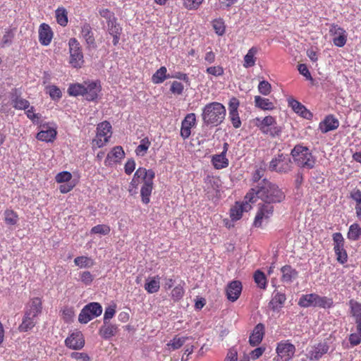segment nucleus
Returning <instances> with one entry per match:
<instances>
[{"label":"nucleus","mask_w":361,"mask_h":361,"mask_svg":"<svg viewBox=\"0 0 361 361\" xmlns=\"http://www.w3.org/2000/svg\"><path fill=\"white\" fill-rule=\"evenodd\" d=\"M256 126L266 135L270 136L279 137L281 134L282 129L277 125L275 118L271 116H267L264 118H256Z\"/></svg>","instance_id":"39448f33"},{"label":"nucleus","mask_w":361,"mask_h":361,"mask_svg":"<svg viewBox=\"0 0 361 361\" xmlns=\"http://www.w3.org/2000/svg\"><path fill=\"white\" fill-rule=\"evenodd\" d=\"M53 32L50 26L46 23L40 25L39 28V41L41 44L48 46L52 39Z\"/></svg>","instance_id":"5701e85b"},{"label":"nucleus","mask_w":361,"mask_h":361,"mask_svg":"<svg viewBox=\"0 0 361 361\" xmlns=\"http://www.w3.org/2000/svg\"><path fill=\"white\" fill-rule=\"evenodd\" d=\"M204 191L209 200H214L219 196L221 187V180L219 178L207 177L205 179Z\"/></svg>","instance_id":"2eb2a0df"},{"label":"nucleus","mask_w":361,"mask_h":361,"mask_svg":"<svg viewBox=\"0 0 361 361\" xmlns=\"http://www.w3.org/2000/svg\"><path fill=\"white\" fill-rule=\"evenodd\" d=\"M361 235V227L358 224L354 223L349 227L347 237L349 240L355 241L357 240Z\"/></svg>","instance_id":"a19ab883"},{"label":"nucleus","mask_w":361,"mask_h":361,"mask_svg":"<svg viewBox=\"0 0 361 361\" xmlns=\"http://www.w3.org/2000/svg\"><path fill=\"white\" fill-rule=\"evenodd\" d=\"M348 305L350 314L354 318L355 322L361 321V303L352 299L349 301Z\"/></svg>","instance_id":"f704fd0d"},{"label":"nucleus","mask_w":361,"mask_h":361,"mask_svg":"<svg viewBox=\"0 0 361 361\" xmlns=\"http://www.w3.org/2000/svg\"><path fill=\"white\" fill-rule=\"evenodd\" d=\"M11 103L13 107L18 110H27L30 106L28 100L23 99L16 94H12Z\"/></svg>","instance_id":"473e14b6"},{"label":"nucleus","mask_w":361,"mask_h":361,"mask_svg":"<svg viewBox=\"0 0 361 361\" xmlns=\"http://www.w3.org/2000/svg\"><path fill=\"white\" fill-rule=\"evenodd\" d=\"M242 291V284L239 281H231L226 288L227 298L231 301L237 300Z\"/></svg>","instance_id":"4be33fe9"},{"label":"nucleus","mask_w":361,"mask_h":361,"mask_svg":"<svg viewBox=\"0 0 361 361\" xmlns=\"http://www.w3.org/2000/svg\"><path fill=\"white\" fill-rule=\"evenodd\" d=\"M150 145L151 142L147 137L142 139L140 144L135 149V152L136 155L139 157H144L146 154Z\"/></svg>","instance_id":"37998d69"},{"label":"nucleus","mask_w":361,"mask_h":361,"mask_svg":"<svg viewBox=\"0 0 361 361\" xmlns=\"http://www.w3.org/2000/svg\"><path fill=\"white\" fill-rule=\"evenodd\" d=\"M247 200H245V202H236L230 209V217L232 221L239 220L243 215L244 212L249 211L252 207L250 204Z\"/></svg>","instance_id":"aec40b11"},{"label":"nucleus","mask_w":361,"mask_h":361,"mask_svg":"<svg viewBox=\"0 0 361 361\" xmlns=\"http://www.w3.org/2000/svg\"><path fill=\"white\" fill-rule=\"evenodd\" d=\"M111 136V125L109 121L99 123L97 126L96 137L92 140L93 145L97 147H104Z\"/></svg>","instance_id":"0eeeda50"},{"label":"nucleus","mask_w":361,"mask_h":361,"mask_svg":"<svg viewBox=\"0 0 361 361\" xmlns=\"http://www.w3.org/2000/svg\"><path fill=\"white\" fill-rule=\"evenodd\" d=\"M282 273L281 279L284 283H291L298 277V272L289 265L283 266L281 269Z\"/></svg>","instance_id":"c756f323"},{"label":"nucleus","mask_w":361,"mask_h":361,"mask_svg":"<svg viewBox=\"0 0 361 361\" xmlns=\"http://www.w3.org/2000/svg\"><path fill=\"white\" fill-rule=\"evenodd\" d=\"M81 36L85 41L88 49H94L97 45L92 27L88 23H85L81 27Z\"/></svg>","instance_id":"b1692460"},{"label":"nucleus","mask_w":361,"mask_h":361,"mask_svg":"<svg viewBox=\"0 0 361 361\" xmlns=\"http://www.w3.org/2000/svg\"><path fill=\"white\" fill-rule=\"evenodd\" d=\"M316 293L302 294L299 298L298 305L304 308L316 307Z\"/></svg>","instance_id":"7c9ffc66"},{"label":"nucleus","mask_w":361,"mask_h":361,"mask_svg":"<svg viewBox=\"0 0 361 361\" xmlns=\"http://www.w3.org/2000/svg\"><path fill=\"white\" fill-rule=\"evenodd\" d=\"M207 73L214 76H221L224 75V70L223 67L220 66H210L206 69Z\"/></svg>","instance_id":"e2e57ef3"},{"label":"nucleus","mask_w":361,"mask_h":361,"mask_svg":"<svg viewBox=\"0 0 361 361\" xmlns=\"http://www.w3.org/2000/svg\"><path fill=\"white\" fill-rule=\"evenodd\" d=\"M74 263L80 268H90L93 266V261L87 257L80 256L74 259Z\"/></svg>","instance_id":"a18cd8bd"},{"label":"nucleus","mask_w":361,"mask_h":361,"mask_svg":"<svg viewBox=\"0 0 361 361\" xmlns=\"http://www.w3.org/2000/svg\"><path fill=\"white\" fill-rule=\"evenodd\" d=\"M85 91V84L75 83L69 85L68 88V93L71 96L78 97L83 96Z\"/></svg>","instance_id":"79ce46f5"},{"label":"nucleus","mask_w":361,"mask_h":361,"mask_svg":"<svg viewBox=\"0 0 361 361\" xmlns=\"http://www.w3.org/2000/svg\"><path fill=\"white\" fill-rule=\"evenodd\" d=\"M184 295V289L181 285L176 286L171 291V297L173 300H180Z\"/></svg>","instance_id":"052dcab7"},{"label":"nucleus","mask_w":361,"mask_h":361,"mask_svg":"<svg viewBox=\"0 0 361 361\" xmlns=\"http://www.w3.org/2000/svg\"><path fill=\"white\" fill-rule=\"evenodd\" d=\"M286 300L285 293L274 290L273 297L271 300L269 305L273 310H278L284 304Z\"/></svg>","instance_id":"2f4dec72"},{"label":"nucleus","mask_w":361,"mask_h":361,"mask_svg":"<svg viewBox=\"0 0 361 361\" xmlns=\"http://www.w3.org/2000/svg\"><path fill=\"white\" fill-rule=\"evenodd\" d=\"M4 221L6 224L14 226L18 221V216L14 211L7 209L4 212Z\"/></svg>","instance_id":"de8ad7c7"},{"label":"nucleus","mask_w":361,"mask_h":361,"mask_svg":"<svg viewBox=\"0 0 361 361\" xmlns=\"http://www.w3.org/2000/svg\"><path fill=\"white\" fill-rule=\"evenodd\" d=\"M228 147V144L227 142H224L223 145V151L219 154H215L212 157V163L216 169H222L228 166L229 161L226 157Z\"/></svg>","instance_id":"6ab92c4d"},{"label":"nucleus","mask_w":361,"mask_h":361,"mask_svg":"<svg viewBox=\"0 0 361 361\" xmlns=\"http://www.w3.org/2000/svg\"><path fill=\"white\" fill-rule=\"evenodd\" d=\"M56 130L53 128H47L42 129L37 135V138L39 140L44 142H52L56 136Z\"/></svg>","instance_id":"72a5a7b5"},{"label":"nucleus","mask_w":361,"mask_h":361,"mask_svg":"<svg viewBox=\"0 0 361 361\" xmlns=\"http://www.w3.org/2000/svg\"><path fill=\"white\" fill-rule=\"evenodd\" d=\"M67 348L73 350H80L85 345V338L80 331H74L65 340Z\"/></svg>","instance_id":"f3484780"},{"label":"nucleus","mask_w":361,"mask_h":361,"mask_svg":"<svg viewBox=\"0 0 361 361\" xmlns=\"http://www.w3.org/2000/svg\"><path fill=\"white\" fill-rule=\"evenodd\" d=\"M169 78H176L185 82L187 85H190V81L188 75L186 73L182 72H175L171 75L170 74Z\"/></svg>","instance_id":"338daca9"},{"label":"nucleus","mask_w":361,"mask_h":361,"mask_svg":"<svg viewBox=\"0 0 361 361\" xmlns=\"http://www.w3.org/2000/svg\"><path fill=\"white\" fill-rule=\"evenodd\" d=\"M99 14L106 20V23L116 20L114 13L107 8L101 9L99 11Z\"/></svg>","instance_id":"774afa93"},{"label":"nucleus","mask_w":361,"mask_h":361,"mask_svg":"<svg viewBox=\"0 0 361 361\" xmlns=\"http://www.w3.org/2000/svg\"><path fill=\"white\" fill-rule=\"evenodd\" d=\"M145 290L149 294L157 293L160 288V278L159 276L149 277L145 283Z\"/></svg>","instance_id":"c85d7f7f"},{"label":"nucleus","mask_w":361,"mask_h":361,"mask_svg":"<svg viewBox=\"0 0 361 361\" xmlns=\"http://www.w3.org/2000/svg\"><path fill=\"white\" fill-rule=\"evenodd\" d=\"M49 89V94L52 99H59L61 97V92L56 85H50L47 87Z\"/></svg>","instance_id":"69168bd1"},{"label":"nucleus","mask_w":361,"mask_h":361,"mask_svg":"<svg viewBox=\"0 0 361 361\" xmlns=\"http://www.w3.org/2000/svg\"><path fill=\"white\" fill-rule=\"evenodd\" d=\"M240 106L239 100L233 97L228 102V118L235 128H239L241 126V121L238 114V107Z\"/></svg>","instance_id":"4468645a"},{"label":"nucleus","mask_w":361,"mask_h":361,"mask_svg":"<svg viewBox=\"0 0 361 361\" xmlns=\"http://www.w3.org/2000/svg\"><path fill=\"white\" fill-rule=\"evenodd\" d=\"M334 250L336 256L337 261L341 264H344L347 262L348 255L344 246L334 247Z\"/></svg>","instance_id":"8fccbe9b"},{"label":"nucleus","mask_w":361,"mask_h":361,"mask_svg":"<svg viewBox=\"0 0 361 361\" xmlns=\"http://www.w3.org/2000/svg\"><path fill=\"white\" fill-rule=\"evenodd\" d=\"M196 124V116L194 113L188 114L181 122L180 136L187 139L191 134V128Z\"/></svg>","instance_id":"a211bd4d"},{"label":"nucleus","mask_w":361,"mask_h":361,"mask_svg":"<svg viewBox=\"0 0 361 361\" xmlns=\"http://www.w3.org/2000/svg\"><path fill=\"white\" fill-rule=\"evenodd\" d=\"M102 312V305L98 302H90L86 305L80 311L78 321L81 324H87L90 320L101 315Z\"/></svg>","instance_id":"1a4fd4ad"},{"label":"nucleus","mask_w":361,"mask_h":361,"mask_svg":"<svg viewBox=\"0 0 361 361\" xmlns=\"http://www.w3.org/2000/svg\"><path fill=\"white\" fill-rule=\"evenodd\" d=\"M290 155L293 161L300 168L312 169L315 166L317 159L307 147L296 145L292 149Z\"/></svg>","instance_id":"7ed1b4c3"},{"label":"nucleus","mask_w":361,"mask_h":361,"mask_svg":"<svg viewBox=\"0 0 361 361\" xmlns=\"http://www.w3.org/2000/svg\"><path fill=\"white\" fill-rule=\"evenodd\" d=\"M167 69L165 66L160 67L152 75V81L154 84L162 83L166 79H169L170 74H167Z\"/></svg>","instance_id":"4c0bfd02"},{"label":"nucleus","mask_w":361,"mask_h":361,"mask_svg":"<svg viewBox=\"0 0 361 361\" xmlns=\"http://www.w3.org/2000/svg\"><path fill=\"white\" fill-rule=\"evenodd\" d=\"M184 91V85L180 82L174 80L171 82L170 92L175 95H181Z\"/></svg>","instance_id":"5fc2aeb1"},{"label":"nucleus","mask_w":361,"mask_h":361,"mask_svg":"<svg viewBox=\"0 0 361 361\" xmlns=\"http://www.w3.org/2000/svg\"><path fill=\"white\" fill-rule=\"evenodd\" d=\"M329 345L324 341L310 346L307 350V357L310 361H319L329 352Z\"/></svg>","instance_id":"9b49d317"},{"label":"nucleus","mask_w":361,"mask_h":361,"mask_svg":"<svg viewBox=\"0 0 361 361\" xmlns=\"http://www.w3.org/2000/svg\"><path fill=\"white\" fill-rule=\"evenodd\" d=\"M125 156V152L121 146L114 147L112 150L107 154L104 161L106 166L111 164V161L117 162L118 160L123 159Z\"/></svg>","instance_id":"cd10ccee"},{"label":"nucleus","mask_w":361,"mask_h":361,"mask_svg":"<svg viewBox=\"0 0 361 361\" xmlns=\"http://www.w3.org/2000/svg\"><path fill=\"white\" fill-rule=\"evenodd\" d=\"M188 338V337H178L175 336L169 343H167V346L169 350H177L179 349L185 343Z\"/></svg>","instance_id":"49530a36"},{"label":"nucleus","mask_w":361,"mask_h":361,"mask_svg":"<svg viewBox=\"0 0 361 361\" xmlns=\"http://www.w3.org/2000/svg\"><path fill=\"white\" fill-rule=\"evenodd\" d=\"M71 178L72 174L66 171L59 173L55 177L56 181L59 183H68Z\"/></svg>","instance_id":"6e6d98bb"},{"label":"nucleus","mask_w":361,"mask_h":361,"mask_svg":"<svg viewBox=\"0 0 361 361\" xmlns=\"http://www.w3.org/2000/svg\"><path fill=\"white\" fill-rule=\"evenodd\" d=\"M110 227L108 225L99 224L91 228L90 233L106 235L110 233Z\"/></svg>","instance_id":"3c124183"},{"label":"nucleus","mask_w":361,"mask_h":361,"mask_svg":"<svg viewBox=\"0 0 361 361\" xmlns=\"http://www.w3.org/2000/svg\"><path fill=\"white\" fill-rule=\"evenodd\" d=\"M290 158L283 154H279L269 162V169L279 173H288L293 170Z\"/></svg>","instance_id":"423d86ee"},{"label":"nucleus","mask_w":361,"mask_h":361,"mask_svg":"<svg viewBox=\"0 0 361 361\" xmlns=\"http://www.w3.org/2000/svg\"><path fill=\"white\" fill-rule=\"evenodd\" d=\"M13 38L14 32L10 29L6 30L5 33L0 42V47L4 48L6 47H9L13 42Z\"/></svg>","instance_id":"09e8293b"},{"label":"nucleus","mask_w":361,"mask_h":361,"mask_svg":"<svg viewBox=\"0 0 361 361\" xmlns=\"http://www.w3.org/2000/svg\"><path fill=\"white\" fill-rule=\"evenodd\" d=\"M117 332V326L111 324H104L99 329L100 336L104 339H109L116 335Z\"/></svg>","instance_id":"e433bc0d"},{"label":"nucleus","mask_w":361,"mask_h":361,"mask_svg":"<svg viewBox=\"0 0 361 361\" xmlns=\"http://www.w3.org/2000/svg\"><path fill=\"white\" fill-rule=\"evenodd\" d=\"M116 313V305H110L105 309L104 314V324H107L108 321L111 319Z\"/></svg>","instance_id":"0e129e2a"},{"label":"nucleus","mask_w":361,"mask_h":361,"mask_svg":"<svg viewBox=\"0 0 361 361\" xmlns=\"http://www.w3.org/2000/svg\"><path fill=\"white\" fill-rule=\"evenodd\" d=\"M258 52V49L256 47H251L247 53L244 56V63L243 66L245 68H250L255 66L256 58L255 55Z\"/></svg>","instance_id":"c9c22d12"},{"label":"nucleus","mask_w":361,"mask_h":361,"mask_svg":"<svg viewBox=\"0 0 361 361\" xmlns=\"http://www.w3.org/2000/svg\"><path fill=\"white\" fill-rule=\"evenodd\" d=\"M107 31L110 35L122 32V27L116 23V20L107 22Z\"/></svg>","instance_id":"4d7b16f0"},{"label":"nucleus","mask_w":361,"mask_h":361,"mask_svg":"<svg viewBox=\"0 0 361 361\" xmlns=\"http://www.w3.org/2000/svg\"><path fill=\"white\" fill-rule=\"evenodd\" d=\"M329 33L332 36V41L336 47H343L347 41L345 30L338 25L332 24L330 26Z\"/></svg>","instance_id":"dca6fc26"},{"label":"nucleus","mask_w":361,"mask_h":361,"mask_svg":"<svg viewBox=\"0 0 361 361\" xmlns=\"http://www.w3.org/2000/svg\"><path fill=\"white\" fill-rule=\"evenodd\" d=\"M254 279L255 283L260 288H265L267 285V279L264 274L262 271L259 270L256 271L254 274Z\"/></svg>","instance_id":"603ef678"},{"label":"nucleus","mask_w":361,"mask_h":361,"mask_svg":"<svg viewBox=\"0 0 361 361\" xmlns=\"http://www.w3.org/2000/svg\"><path fill=\"white\" fill-rule=\"evenodd\" d=\"M316 307L324 308V309H329L333 307L334 301L331 298H328L326 296H320L316 294Z\"/></svg>","instance_id":"ea45409f"},{"label":"nucleus","mask_w":361,"mask_h":361,"mask_svg":"<svg viewBox=\"0 0 361 361\" xmlns=\"http://www.w3.org/2000/svg\"><path fill=\"white\" fill-rule=\"evenodd\" d=\"M149 172V169L147 170L145 168L142 167H140L136 170L129 184L128 192L130 195H135L137 193V188L140 181H142V183L145 182L148 177Z\"/></svg>","instance_id":"ddd939ff"},{"label":"nucleus","mask_w":361,"mask_h":361,"mask_svg":"<svg viewBox=\"0 0 361 361\" xmlns=\"http://www.w3.org/2000/svg\"><path fill=\"white\" fill-rule=\"evenodd\" d=\"M79 276V281H80L82 283H84L86 286L90 285L92 281L94 280V276L88 271L80 272Z\"/></svg>","instance_id":"13d9d810"},{"label":"nucleus","mask_w":361,"mask_h":361,"mask_svg":"<svg viewBox=\"0 0 361 361\" xmlns=\"http://www.w3.org/2000/svg\"><path fill=\"white\" fill-rule=\"evenodd\" d=\"M226 115V107L221 103L213 102L203 107L201 116L204 125L218 126L223 123Z\"/></svg>","instance_id":"f03ea898"},{"label":"nucleus","mask_w":361,"mask_h":361,"mask_svg":"<svg viewBox=\"0 0 361 361\" xmlns=\"http://www.w3.org/2000/svg\"><path fill=\"white\" fill-rule=\"evenodd\" d=\"M212 26L214 30H215V32L219 35L221 36L225 32V25L221 18L216 19L212 22Z\"/></svg>","instance_id":"864d4df0"},{"label":"nucleus","mask_w":361,"mask_h":361,"mask_svg":"<svg viewBox=\"0 0 361 361\" xmlns=\"http://www.w3.org/2000/svg\"><path fill=\"white\" fill-rule=\"evenodd\" d=\"M84 97L87 101H94L98 97V93L101 90V86L98 82H85Z\"/></svg>","instance_id":"412c9836"},{"label":"nucleus","mask_w":361,"mask_h":361,"mask_svg":"<svg viewBox=\"0 0 361 361\" xmlns=\"http://www.w3.org/2000/svg\"><path fill=\"white\" fill-rule=\"evenodd\" d=\"M155 177V173L153 170L149 169L148 173V177L143 183L140 189V196L142 202L145 204H147L150 202V196L152 195V190L154 188V178Z\"/></svg>","instance_id":"f8f14e48"},{"label":"nucleus","mask_w":361,"mask_h":361,"mask_svg":"<svg viewBox=\"0 0 361 361\" xmlns=\"http://www.w3.org/2000/svg\"><path fill=\"white\" fill-rule=\"evenodd\" d=\"M56 18L57 23L61 26H66L68 23V13L63 7L58 8L56 10Z\"/></svg>","instance_id":"c03bdc74"},{"label":"nucleus","mask_w":361,"mask_h":361,"mask_svg":"<svg viewBox=\"0 0 361 361\" xmlns=\"http://www.w3.org/2000/svg\"><path fill=\"white\" fill-rule=\"evenodd\" d=\"M284 192L276 184L267 178L252 188L246 194L245 199L250 202H255L257 199L261 200L258 211L253 223L254 226L260 227L264 220H268L274 213V204L280 203L285 200Z\"/></svg>","instance_id":"f257e3e1"},{"label":"nucleus","mask_w":361,"mask_h":361,"mask_svg":"<svg viewBox=\"0 0 361 361\" xmlns=\"http://www.w3.org/2000/svg\"><path fill=\"white\" fill-rule=\"evenodd\" d=\"M255 105L256 107L262 110H272L274 109V104L269 99L260 96L255 97Z\"/></svg>","instance_id":"58836bf2"},{"label":"nucleus","mask_w":361,"mask_h":361,"mask_svg":"<svg viewBox=\"0 0 361 361\" xmlns=\"http://www.w3.org/2000/svg\"><path fill=\"white\" fill-rule=\"evenodd\" d=\"M289 106H291L293 110L304 118L309 119L312 117L311 112L306 109V107L298 101L291 99L288 101Z\"/></svg>","instance_id":"bb28decb"},{"label":"nucleus","mask_w":361,"mask_h":361,"mask_svg":"<svg viewBox=\"0 0 361 361\" xmlns=\"http://www.w3.org/2000/svg\"><path fill=\"white\" fill-rule=\"evenodd\" d=\"M264 334V324L259 323L255 326L254 328L252 333L251 334L249 343L252 346H257L259 345Z\"/></svg>","instance_id":"393cba45"},{"label":"nucleus","mask_w":361,"mask_h":361,"mask_svg":"<svg viewBox=\"0 0 361 361\" xmlns=\"http://www.w3.org/2000/svg\"><path fill=\"white\" fill-rule=\"evenodd\" d=\"M276 352L277 355L274 358L275 361H289L294 356L295 346L289 341H281L278 343Z\"/></svg>","instance_id":"9d476101"},{"label":"nucleus","mask_w":361,"mask_h":361,"mask_svg":"<svg viewBox=\"0 0 361 361\" xmlns=\"http://www.w3.org/2000/svg\"><path fill=\"white\" fill-rule=\"evenodd\" d=\"M42 308V301L39 298H33L28 303L22 323L18 327L20 331L26 332L35 326L36 317L41 313Z\"/></svg>","instance_id":"20e7f679"},{"label":"nucleus","mask_w":361,"mask_h":361,"mask_svg":"<svg viewBox=\"0 0 361 361\" xmlns=\"http://www.w3.org/2000/svg\"><path fill=\"white\" fill-rule=\"evenodd\" d=\"M271 86L270 83L266 80L259 82L258 85V90L263 95H268L271 92Z\"/></svg>","instance_id":"bf43d9fd"},{"label":"nucleus","mask_w":361,"mask_h":361,"mask_svg":"<svg viewBox=\"0 0 361 361\" xmlns=\"http://www.w3.org/2000/svg\"><path fill=\"white\" fill-rule=\"evenodd\" d=\"M339 126L338 120L333 115L327 116L324 120L320 123L319 128L322 133H326L331 130L336 129Z\"/></svg>","instance_id":"a878e982"},{"label":"nucleus","mask_w":361,"mask_h":361,"mask_svg":"<svg viewBox=\"0 0 361 361\" xmlns=\"http://www.w3.org/2000/svg\"><path fill=\"white\" fill-rule=\"evenodd\" d=\"M204 0H183V4L189 10H196Z\"/></svg>","instance_id":"680f3d73"},{"label":"nucleus","mask_w":361,"mask_h":361,"mask_svg":"<svg viewBox=\"0 0 361 361\" xmlns=\"http://www.w3.org/2000/svg\"><path fill=\"white\" fill-rule=\"evenodd\" d=\"M70 63L75 68H80L84 63L81 46L75 38H71L68 42Z\"/></svg>","instance_id":"6e6552de"}]
</instances>
